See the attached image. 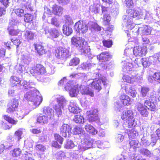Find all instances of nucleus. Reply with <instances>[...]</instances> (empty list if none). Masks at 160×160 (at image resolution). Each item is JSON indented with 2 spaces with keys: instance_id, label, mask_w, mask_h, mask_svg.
<instances>
[{
  "instance_id": "5701e85b",
  "label": "nucleus",
  "mask_w": 160,
  "mask_h": 160,
  "mask_svg": "<svg viewBox=\"0 0 160 160\" xmlns=\"http://www.w3.org/2000/svg\"><path fill=\"white\" fill-rule=\"evenodd\" d=\"M34 36V33L30 30H26L24 31L23 36L25 39L29 41L33 39Z\"/></svg>"
},
{
  "instance_id": "72a5a7b5",
  "label": "nucleus",
  "mask_w": 160,
  "mask_h": 160,
  "mask_svg": "<svg viewBox=\"0 0 160 160\" xmlns=\"http://www.w3.org/2000/svg\"><path fill=\"white\" fill-rule=\"evenodd\" d=\"M33 15L31 14L27 13L24 14V20L26 22H30L34 19Z\"/></svg>"
},
{
  "instance_id": "de8ad7c7",
  "label": "nucleus",
  "mask_w": 160,
  "mask_h": 160,
  "mask_svg": "<svg viewBox=\"0 0 160 160\" xmlns=\"http://www.w3.org/2000/svg\"><path fill=\"white\" fill-rule=\"evenodd\" d=\"M29 112V111H27L26 113L25 112V110L23 109L21 112H19L17 113V118L19 120L22 119L24 117L25 115H27Z\"/></svg>"
},
{
  "instance_id": "f704fd0d",
  "label": "nucleus",
  "mask_w": 160,
  "mask_h": 160,
  "mask_svg": "<svg viewBox=\"0 0 160 160\" xmlns=\"http://www.w3.org/2000/svg\"><path fill=\"white\" fill-rule=\"evenodd\" d=\"M13 11L17 16L19 18H21L24 15V11L22 9L18 8L15 9Z\"/></svg>"
},
{
  "instance_id": "7c9ffc66",
  "label": "nucleus",
  "mask_w": 160,
  "mask_h": 160,
  "mask_svg": "<svg viewBox=\"0 0 160 160\" xmlns=\"http://www.w3.org/2000/svg\"><path fill=\"white\" fill-rule=\"evenodd\" d=\"M62 10V8L57 5L55 4L52 7V12L55 15L59 14Z\"/></svg>"
},
{
  "instance_id": "f257e3e1",
  "label": "nucleus",
  "mask_w": 160,
  "mask_h": 160,
  "mask_svg": "<svg viewBox=\"0 0 160 160\" xmlns=\"http://www.w3.org/2000/svg\"><path fill=\"white\" fill-rule=\"evenodd\" d=\"M144 104V105L140 102H138L136 105L135 108L142 117H147L149 113L148 110L154 111L156 107L154 103L149 99L145 100Z\"/></svg>"
},
{
  "instance_id": "b1692460",
  "label": "nucleus",
  "mask_w": 160,
  "mask_h": 160,
  "mask_svg": "<svg viewBox=\"0 0 160 160\" xmlns=\"http://www.w3.org/2000/svg\"><path fill=\"white\" fill-rule=\"evenodd\" d=\"M133 52L136 56H142L145 54L142 48L139 46H137L134 48Z\"/></svg>"
},
{
  "instance_id": "bb28decb",
  "label": "nucleus",
  "mask_w": 160,
  "mask_h": 160,
  "mask_svg": "<svg viewBox=\"0 0 160 160\" xmlns=\"http://www.w3.org/2000/svg\"><path fill=\"white\" fill-rule=\"evenodd\" d=\"M122 78L125 82L130 83H133L136 79V78L135 77L130 76L127 75H123Z\"/></svg>"
},
{
  "instance_id": "c756f323",
  "label": "nucleus",
  "mask_w": 160,
  "mask_h": 160,
  "mask_svg": "<svg viewBox=\"0 0 160 160\" xmlns=\"http://www.w3.org/2000/svg\"><path fill=\"white\" fill-rule=\"evenodd\" d=\"M62 31L63 33L66 36H69L72 32V28L67 25H64L63 26Z\"/></svg>"
},
{
  "instance_id": "412c9836",
  "label": "nucleus",
  "mask_w": 160,
  "mask_h": 160,
  "mask_svg": "<svg viewBox=\"0 0 160 160\" xmlns=\"http://www.w3.org/2000/svg\"><path fill=\"white\" fill-rule=\"evenodd\" d=\"M129 18H138L140 13L137 10L134 9H129L127 10L126 12Z\"/></svg>"
},
{
  "instance_id": "37998d69",
  "label": "nucleus",
  "mask_w": 160,
  "mask_h": 160,
  "mask_svg": "<svg viewBox=\"0 0 160 160\" xmlns=\"http://www.w3.org/2000/svg\"><path fill=\"white\" fill-rule=\"evenodd\" d=\"M142 64L144 68L149 67L150 65L149 59L146 58H142Z\"/></svg>"
},
{
  "instance_id": "a19ab883",
  "label": "nucleus",
  "mask_w": 160,
  "mask_h": 160,
  "mask_svg": "<svg viewBox=\"0 0 160 160\" xmlns=\"http://www.w3.org/2000/svg\"><path fill=\"white\" fill-rule=\"evenodd\" d=\"M83 130L80 127L76 126L73 129V134L75 135H79L82 133Z\"/></svg>"
},
{
  "instance_id": "c85d7f7f",
  "label": "nucleus",
  "mask_w": 160,
  "mask_h": 160,
  "mask_svg": "<svg viewBox=\"0 0 160 160\" xmlns=\"http://www.w3.org/2000/svg\"><path fill=\"white\" fill-rule=\"evenodd\" d=\"M3 118L9 123L13 125H15L18 123V120H15L14 118L10 117L8 115H4L2 116Z\"/></svg>"
},
{
  "instance_id": "864d4df0",
  "label": "nucleus",
  "mask_w": 160,
  "mask_h": 160,
  "mask_svg": "<svg viewBox=\"0 0 160 160\" xmlns=\"http://www.w3.org/2000/svg\"><path fill=\"white\" fill-rule=\"evenodd\" d=\"M127 133L129 138H134L136 136L135 132L133 128L129 130Z\"/></svg>"
},
{
  "instance_id": "423d86ee",
  "label": "nucleus",
  "mask_w": 160,
  "mask_h": 160,
  "mask_svg": "<svg viewBox=\"0 0 160 160\" xmlns=\"http://www.w3.org/2000/svg\"><path fill=\"white\" fill-rule=\"evenodd\" d=\"M69 49V48L58 47L55 50V55L58 59L66 60L71 56Z\"/></svg>"
},
{
  "instance_id": "f03ea898",
  "label": "nucleus",
  "mask_w": 160,
  "mask_h": 160,
  "mask_svg": "<svg viewBox=\"0 0 160 160\" xmlns=\"http://www.w3.org/2000/svg\"><path fill=\"white\" fill-rule=\"evenodd\" d=\"M39 92L35 89L31 90L24 95L23 99L32 102L36 107L38 106L42 102V98L39 95Z\"/></svg>"
},
{
  "instance_id": "774afa93",
  "label": "nucleus",
  "mask_w": 160,
  "mask_h": 160,
  "mask_svg": "<svg viewBox=\"0 0 160 160\" xmlns=\"http://www.w3.org/2000/svg\"><path fill=\"white\" fill-rule=\"evenodd\" d=\"M25 70L24 66L22 65H20L18 68L17 71L19 73H22Z\"/></svg>"
},
{
  "instance_id": "a18cd8bd",
  "label": "nucleus",
  "mask_w": 160,
  "mask_h": 160,
  "mask_svg": "<svg viewBox=\"0 0 160 160\" xmlns=\"http://www.w3.org/2000/svg\"><path fill=\"white\" fill-rule=\"evenodd\" d=\"M102 42L103 45L108 48L111 47L112 44V40L110 39H104L102 40Z\"/></svg>"
},
{
  "instance_id": "f3484780",
  "label": "nucleus",
  "mask_w": 160,
  "mask_h": 160,
  "mask_svg": "<svg viewBox=\"0 0 160 160\" xmlns=\"http://www.w3.org/2000/svg\"><path fill=\"white\" fill-rule=\"evenodd\" d=\"M50 38L52 39L58 38L61 34L60 29L56 28H52L48 30Z\"/></svg>"
},
{
  "instance_id": "0eeeda50",
  "label": "nucleus",
  "mask_w": 160,
  "mask_h": 160,
  "mask_svg": "<svg viewBox=\"0 0 160 160\" xmlns=\"http://www.w3.org/2000/svg\"><path fill=\"white\" fill-rule=\"evenodd\" d=\"M96 75L98 77V78H96L93 79L91 84L95 89L99 92L102 88V83L103 85H105L106 79L105 77L101 76V75L98 73H96Z\"/></svg>"
},
{
  "instance_id": "f8f14e48",
  "label": "nucleus",
  "mask_w": 160,
  "mask_h": 160,
  "mask_svg": "<svg viewBox=\"0 0 160 160\" xmlns=\"http://www.w3.org/2000/svg\"><path fill=\"white\" fill-rule=\"evenodd\" d=\"M58 103L53 107V108L58 117H61L62 114V109L63 108L64 104L65 102L64 99L61 98H57Z\"/></svg>"
},
{
  "instance_id": "4be33fe9",
  "label": "nucleus",
  "mask_w": 160,
  "mask_h": 160,
  "mask_svg": "<svg viewBox=\"0 0 160 160\" xmlns=\"http://www.w3.org/2000/svg\"><path fill=\"white\" fill-rule=\"evenodd\" d=\"M21 81L20 78L18 77L12 76L10 78V84L12 87L19 86L20 84Z\"/></svg>"
},
{
  "instance_id": "603ef678",
  "label": "nucleus",
  "mask_w": 160,
  "mask_h": 160,
  "mask_svg": "<svg viewBox=\"0 0 160 160\" xmlns=\"http://www.w3.org/2000/svg\"><path fill=\"white\" fill-rule=\"evenodd\" d=\"M35 148L36 151L41 152H43L46 150L45 147L41 144H38L35 146Z\"/></svg>"
},
{
  "instance_id": "7ed1b4c3",
  "label": "nucleus",
  "mask_w": 160,
  "mask_h": 160,
  "mask_svg": "<svg viewBox=\"0 0 160 160\" xmlns=\"http://www.w3.org/2000/svg\"><path fill=\"white\" fill-rule=\"evenodd\" d=\"M71 42L73 45L78 47L82 53H88L89 51L87 42L84 39L80 37H73L71 38Z\"/></svg>"
},
{
  "instance_id": "2f4dec72",
  "label": "nucleus",
  "mask_w": 160,
  "mask_h": 160,
  "mask_svg": "<svg viewBox=\"0 0 160 160\" xmlns=\"http://www.w3.org/2000/svg\"><path fill=\"white\" fill-rule=\"evenodd\" d=\"M80 62L79 58L77 57H74L71 59L69 61V64L70 66H75L79 64Z\"/></svg>"
},
{
  "instance_id": "6ab92c4d",
  "label": "nucleus",
  "mask_w": 160,
  "mask_h": 160,
  "mask_svg": "<svg viewBox=\"0 0 160 160\" xmlns=\"http://www.w3.org/2000/svg\"><path fill=\"white\" fill-rule=\"evenodd\" d=\"M120 99L122 103L124 106H129L131 104L130 98L125 94H123L120 96Z\"/></svg>"
},
{
  "instance_id": "9d476101",
  "label": "nucleus",
  "mask_w": 160,
  "mask_h": 160,
  "mask_svg": "<svg viewBox=\"0 0 160 160\" xmlns=\"http://www.w3.org/2000/svg\"><path fill=\"white\" fill-rule=\"evenodd\" d=\"M22 131L21 128H20L17 129L15 132L14 133L15 137H13L12 136H10L8 137L7 140L8 142L11 144V147L13 146L15 140H16L18 142L22 138Z\"/></svg>"
},
{
  "instance_id": "c03bdc74",
  "label": "nucleus",
  "mask_w": 160,
  "mask_h": 160,
  "mask_svg": "<svg viewBox=\"0 0 160 160\" xmlns=\"http://www.w3.org/2000/svg\"><path fill=\"white\" fill-rule=\"evenodd\" d=\"M100 10V5L98 4H93L91 8V11L94 14L99 13Z\"/></svg>"
},
{
  "instance_id": "ea45409f",
  "label": "nucleus",
  "mask_w": 160,
  "mask_h": 160,
  "mask_svg": "<svg viewBox=\"0 0 160 160\" xmlns=\"http://www.w3.org/2000/svg\"><path fill=\"white\" fill-rule=\"evenodd\" d=\"M73 120L76 123H81L83 122L84 118L82 116L76 115L75 116Z\"/></svg>"
},
{
  "instance_id": "8fccbe9b",
  "label": "nucleus",
  "mask_w": 160,
  "mask_h": 160,
  "mask_svg": "<svg viewBox=\"0 0 160 160\" xmlns=\"http://www.w3.org/2000/svg\"><path fill=\"white\" fill-rule=\"evenodd\" d=\"M152 78L153 79L159 83H160V72H155L152 75Z\"/></svg>"
},
{
  "instance_id": "4c0bfd02",
  "label": "nucleus",
  "mask_w": 160,
  "mask_h": 160,
  "mask_svg": "<svg viewBox=\"0 0 160 160\" xmlns=\"http://www.w3.org/2000/svg\"><path fill=\"white\" fill-rule=\"evenodd\" d=\"M150 90V89L148 87H142L141 91V93L142 97H146L149 93Z\"/></svg>"
},
{
  "instance_id": "c9c22d12",
  "label": "nucleus",
  "mask_w": 160,
  "mask_h": 160,
  "mask_svg": "<svg viewBox=\"0 0 160 160\" xmlns=\"http://www.w3.org/2000/svg\"><path fill=\"white\" fill-rule=\"evenodd\" d=\"M74 146V144L72 140L68 139L64 145V148L66 149H70L73 148Z\"/></svg>"
},
{
  "instance_id": "473e14b6",
  "label": "nucleus",
  "mask_w": 160,
  "mask_h": 160,
  "mask_svg": "<svg viewBox=\"0 0 160 160\" xmlns=\"http://www.w3.org/2000/svg\"><path fill=\"white\" fill-rule=\"evenodd\" d=\"M11 153L13 157H16L21 154L22 151L19 148H17L13 149L11 151Z\"/></svg>"
},
{
  "instance_id": "58836bf2",
  "label": "nucleus",
  "mask_w": 160,
  "mask_h": 160,
  "mask_svg": "<svg viewBox=\"0 0 160 160\" xmlns=\"http://www.w3.org/2000/svg\"><path fill=\"white\" fill-rule=\"evenodd\" d=\"M69 111L71 113L77 114L79 112V109L78 107L74 105H72L68 108Z\"/></svg>"
},
{
  "instance_id": "dca6fc26",
  "label": "nucleus",
  "mask_w": 160,
  "mask_h": 160,
  "mask_svg": "<svg viewBox=\"0 0 160 160\" xmlns=\"http://www.w3.org/2000/svg\"><path fill=\"white\" fill-rule=\"evenodd\" d=\"M111 58L109 53L107 51L102 52L97 56L98 60L102 62L109 61Z\"/></svg>"
},
{
  "instance_id": "2eb2a0df",
  "label": "nucleus",
  "mask_w": 160,
  "mask_h": 160,
  "mask_svg": "<svg viewBox=\"0 0 160 160\" xmlns=\"http://www.w3.org/2000/svg\"><path fill=\"white\" fill-rule=\"evenodd\" d=\"M71 126L67 124H63L60 128V133L62 136L66 137L70 135L72 130Z\"/></svg>"
},
{
  "instance_id": "cd10ccee",
  "label": "nucleus",
  "mask_w": 160,
  "mask_h": 160,
  "mask_svg": "<svg viewBox=\"0 0 160 160\" xmlns=\"http://www.w3.org/2000/svg\"><path fill=\"white\" fill-rule=\"evenodd\" d=\"M138 32H141L142 35H150L151 33L150 29L147 27L139 28Z\"/></svg>"
},
{
  "instance_id": "338daca9",
  "label": "nucleus",
  "mask_w": 160,
  "mask_h": 160,
  "mask_svg": "<svg viewBox=\"0 0 160 160\" xmlns=\"http://www.w3.org/2000/svg\"><path fill=\"white\" fill-rule=\"evenodd\" d=\"M31 132L34 134H38L42 132V130L38 128H33L31 130Z\"/></svg>"
},
{
  "instance_id": "a211bd4d",
  "label": "nucleus",
  "mask_w": 160,
  "mask_h": 160,
  "mask_svg": "<svg viewBox=\"0 0 160 160\" xmlns=\"http://www.w3.org/2000/svg\"><path fill=\"white\" fill-rule=\"evenodd\" d=\"M80 91L82 94L88 95L92 97H93L94 95L93 91L87 86L81 87Z\"/></svg>"
},
{
  "instance_id": "39448f33",
  "label": "nucleus",
  "mask_w": 160,
  "mask_h": 160,
  "mask_svg": "<svg viewBox=\"0 0 160 160\" xmlns=\"http://www.w3.org/2000/svg\"><path fill=\"white\" fill-rule=\"evenodd\" d=\"M30 72L32 75L38 79H40L41 76L46 73L47 70L46 68L43 65L38 63L31 68Z\"/></svg>"
},
{
  "instance_id": "393cba45",
  "label": "nucleus",
  "mask_w": 160,
  "mask_h": 160,
  "mask_svg": "<svg viewBox=\"0 0 160 160\" xmlns=\"http://www.w3.org/2000/svg\"><path fill=\"white\" fill-rule=\"evenodd\" d=\"M85 130L88 132L90 134L94 135L97 133L98 131L94 128L90 124H87L85 127Z\"/></svg>"
},
{
  "instance_id": "09e8293b",
  "label": "nucleus",
  "mask_w": 160,
  "mask_h": 160,
  "mask_svg": "<svg viewBox=\"0 0 160 160\" xmlns=\"http://www.w3.org/2000/svg\"><path fill=\"white\" fill-rule=\"evenodd\" d=\"M51 23L52 25L57 27H58L60 26V24L57 18L55 17H53L51 19Z\"/></svg>"
},
{
  "instance_id": "5fc2aeb1",
  "label": "nucleus",
  "mask_w": 160,
  "mask_h": 160,
  "mask_svg": "<svg viewBox=\"0 0 160 160\" xmlns=\"http://www.w3.org/2000/svg\"><path fill=\"white\" fill-rule=\"evenodd\" d=\"M55 156L57 159H61L65 157V153L63 151H60L56 154Z\"/></svg>"
},
{
  "instance_id": "69168bd1",
  "label": "nucleus",
  "mask_w": 160,
  "mask_h": 160,
  "mask_svg": "<svg viewBox=\"0 0 160 160\" xmlns=\"http://www.w3.org/2000/svg\"><path fill=\"white\" fill-rule=\"evenodd\" d=\"M21 86H22V89L23 90H27L28 89L29 87L28 86V83L26 81H23V83L21 85Z\"/></svg>"
},
{
  "instance_id": "79ce46f5",
  "label": "nucleus",
  "mask_w": 160,
  "mask_h": 160,
  "mask_svg": "<svg viewBox=\"0 0 160 160\" xmlns=\"http://www.w3.org/2000/svg\"><path fill=\"white\" fill-rule=\"evenodd\" d=\"M111 19V16L109 15L105 14L104 15L102 19L105 25H109Z\"/></svg>"
},
{
  "instance_id": "0e129e2a",
  "label": "nucleus",
  "mask_w": 160,
  "mask_h": 160,
  "mask_svg": "<svg viewBox=\"0 0 160 160\" xmlns=\"http://www.w3.org/2000/svg\"><path fill=\"white\" fill-rule=\"evenodd\" d=\"M88 147H86L85 145V144H84L83 143H82L81 145L78 146V148L80 151H84L88 149Z\"/></svg>"
},
{
  "instance_id": "052dcab7",
  "label": "nucleus",
  "mask_w": 160,
  "mask_h": 160,
  "mask_svg": "<svg viewBox=\"0 0 160 160\" xmlns=\"http://www.w3.org/2000/svg\"><path fill=\"white\" fill-rule=\"evenodd\" d=\"M131 115L129 114L128 112H123L122 114L121 115V117L122 119L124 120L126 119L127 120V118H129V116H131Z\"/></svg>"
},
{
  "instance_id": "e433bc0d",
  "label": "nucleus",
  "mask_w": 160,
  "mask_h": 160,
  "mask_svg": "<svg viewBox=\"0 0 160 160\" xmlns=\"http://www.w3.org/2000/svg\"><path fill=\"white\" fill-rule=\"evenodd\" d=\"M10 40L12 43L13 46L14 47V45L16 46L17 49H18L21 43L20 40L17 38H10Z\"/></svg>"
},
{
  "instance_id": "a878e982",
  "label": "nucleus",
  "mask_w": 160,
  "mask_h": 160,
  "mask_svg": "<svg viewBox=\"0 0 160 160\" xmlns=\"http://www.w3.org/2000/svg\"><path fill=\"white\" fill-rule=\"evenodd\" d=\"M125 91L127 94L130 95L132 97L134 98L136 97L135 91L132 89V88L130 85L127 84L125 86Z\"/></svg>"
},
{
  "instance_id": "bf43d9fd",
  "label": "nucleus",
  "mask_w": 160,
  "mask_h": 160,
  "mask_svg": "<svg viewBox=\"0 0 160 160\" xmlns=\"http://www.w3.org/2000/svg\"><path fill=\"white\" fill-rule=\"evenodd\" d=\"M9 0H0V2L5 8H7L9 6Z\"/></svg>"
},
{
  "instance_id": "13d9d810",
  "label": "nucleus",
  "mask_w": 160,
  "mask_h": 160,
  "mask_svg": "<svg viewBox=\"0 0 160 160\" xmlns=\"http://www.w3.org/2000/svg\"><path fill=\"white\" fill-rule=\"evenodd\" d=\"M2 128L4 130H9L12 128V126L9 125L6 122H2Z\"/></svg>"
},
{
  "instance_id": "20e7f679",
  "label": "nucleus",
  "mask_w": 160,
  "mask_h": 160,
  "mask_svg": "<svg viewBox=\"0 0 160 160\" xmlns=\"http://www.w3.org/2000/svg\"><path fill=\"white\" fill-rule=\"evenodd\" d=\"M43 115L38 116L37 118V122L40 123H47L54 117V111L49 107H44L43 108Z\"/></svg>"
},
{
  "instance_id": "e2e57ef3",
  "label": "nucleus",
  "mask_w": 160,
  "mask_h": 160,
  "mask_svg": "<svg viewBox=\"0 0 160 160\" xmlns=\"http://www.w3.org/2000/svg\"><path fill=\"white\" fill-rule=\"evenodd\" d=\"M58 3L63 5H66L70 2V0H57Z\"/></svg>"
},
{
  "instance_id": "4d7b16f0",
  "label": "nucleus",
  "mask_w": 160,
  "mask_h": 160,
  "mask_svg": "<svg viewBox=\"0 0 160 160\" xmlns=\"http://www.w3.org/2000/svg\"><path fill=\"white\" fill-rule=\"evenodd\" d=\"M11 41H8L7 42H4V44L6 46V47H7L8 50H10L11 49L13 48L14 47Z\"/></svg>"
},
{
  "instance_id": "49530a36",
  "label": "nucleus",
  "mask_w": 160,
  "mask_h": 160,
  "mask_svg": "<svg viewBox=\"0 0 160 160\" xmlns=\"http://www.w3.org/2000/svg\"><path fill=\"white\" fill-rule=\"evenodd\" d=\"M129 143L130 148L135 149L138 147V140H132L130 141Z\"/></svg>"
},
{
  "instance_id": "9b49d317",
  "label": "nucleus",
  "mask_w": 160,
  "mask_h": 160,
  "mask_svg": "<svg viewBox=\"0 0 160 160\" xmlns=\"http://www.w3.org/2000/svg\"><path fill=\"white\" fill-rule=\"evenodd\" d=\"M75 30L80 33H86L88 30V27L86 23L82 21H79L76 22L74 26Z\"/></svg>"
},
{
  "instance_id": "1a4fd4ad",
  "label": "nucleus",
  "mask_w": 160,
  "mask_h": 160,
  "mask_svg": "<svg viewBox=\"0 0 160 160\" xmlns=\"http://www.w3.org/2000/svg\"><path fill=\"white\" fill-rule=\"evenodd\" d=\"M18 100L15 98H12L7 104L6 112L8 113L13 112L18 109Z\"/></svg>"
},
{
  "instance_id": "ddd939ff",
  "label": "nucleus",
  "mask_w": 160,
  "mask_h": 160,
  "mask_svg": "<svg viewBox=\"0 0 160 160\" xmlns=\"http://www.w3.org/2000/svg\"><path fill=\"white\" fill-rule=\"evenodd\" d=\"M53 136L55 140L52 141V146L57 148H61L64 141V138L59 134L57 133H55Z\"/></svg>"
},
{
  "instance_id": "4468645a",
  "label": "nucleus",
  "mask_w": 160,
  "mask_h": 160,
  "mask_svg": "<svg viewBox=\"0 0 160 160\" xmlns=\"http://www.w3.org/2000/svg\"><path fill=\"white\" fill-rule=\"evenodd\" d=\"M33 45L35 52L37 53L39 55H42L47 53V49L42 43L38 42L34 43Z\"/></svg>"
},
{
  "instance_id": "3c124183",
  "label": "nucleus",
  "mask_w": 160,
  "mask_h": 160,
  "mask_svg": "<svg viewBox=\"0 0 160 160\" xmlns=\"http://www.w3.org/2000/svg\"><path fill=\"white\" fill-rule=\"evenodd\" d=\"M127 120L126 123H128V127L131 128L132 127L134 122L133 117L132 116H129V118H127Z\"/></svg>"
},
{
  "instance_id": "aec40b11",
  "label": "nucleus",
  "mask_w": 160,
  "mask_h": 160,
  "mask_svg": "<svg viewBox=\"0 0 160 160\" xmlns=\"http://www.w3.org/2000/svg\"><path fill=\"white\" fill-rule=\"evenodd\" d=\"M9 34L12 36H16L19 33L20 31L17 28H15L13 26H10L7 28Z\"/></svg>"
},
{
  "instance_id": "6e6d98bb",
  "label": "nucleus",
  "mask_w": 160,
  "mask_h": 160,
  "mask_svg": "<svg viewBox=\"0 0 160 160\" xmlns=\"http://www.w3.org/2000/svg\"><path fill=\"white\" fill-rule=\"evenodd\" d=\"M140 152L142 155L148 156L151 154V152L148 149L142 148L140 149Z\"/></svg>"
},
{
  "instance_id": "680f3d73",
  "label": "nucleus",
  "mask_w": 160,
  "mask_h": 160,
  "mask_svg": "<svg viewBox=\"0 0 160 160\" xmlns=\"http://www.w3.org/2000/svg\"><path fill=\"white\" fill-rule=\"evenodd\" d=\"M125 3L128 8H130L133 5V2L132 0H125Z\"/></svg>"
},
{
  "instance_id": "6e6552de",
  "label": "nucleus",
  "mask_w": 160,
  "mask_h": 160,
  "mask_svg": "<svg viewBox=\"0 0 160 160\" xmlns=\"http://www.w3.org/2000/svg\"><path fill=\"white\" fill-rule=\"evenodd\" d=\"M98 111L96 109L88 111L86 112V117L88 121L90 123L99 121Z\"/></svg>"
}]
</instances>
